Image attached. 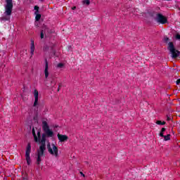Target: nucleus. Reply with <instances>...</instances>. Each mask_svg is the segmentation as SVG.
<instances>
[{"instance_id": "nucleus-1", "label": "nucleus", "mask_w": 180, "mask_h": 180, "mask_svg": "<svg viewBox=\"0 0 180 180\" xmlns=\"http://www.w3.org/2000/svg\"><path fill=\"white\" fill-rule=\"evenodd\" d=\"M32 134L34 136V140L36 141V143L39 141L41 143V145L39 147V150H38V155L39 157H43V155L44 154V150H46V135H43L41 140H40V129L37 130L36 135V131L34 130V128L32 129Z\"/></svg>"}, {"instance_id": "nucleus-2", "label": "nucleus", "mask_w": 180, "mask_h": 180, "mask_svg": "<svg viewBox=\"0 0 180 180\" xmlns=\"http://www.w3.org/2000/svg\"><path fill=\"white\" fill-rule=\"evenodd\" d=\"M6 5L5 6V17H2L3 20H9L11 18L9 17L12 15V9L13 8V4H12V0H6Z\"/></svg>"}, {"instance_id": "nucleus-3", "label": "nucleus", "mask_w": 180, "mask_h": 180, "mask_svg": "<svg viewBox=\"0 0 180 180\" xmlns=\"http://www.w3.org/2000/svg\"><path fill=\"white\" fill-rule=\"evenodd\" d=\"M46 147L48 153H49L51 155L55 157V158H58V147H57L56 144L49 143Z\"/></svg>"}, {"instance_id": "nucleus-4", "label": "nucleus", "mask_w": 180, "mask_h": 180, "mask_svg": "<svg viewBox=\"0 0 180 180\" xmlns=\"http://www.w3.org/2000/svg\"><path fill=\"white\" fill-rule=\"evenodd\" d=\"M167 50L170 51L172 58H176V57H179L180 54L179 51L175 49V46H174V44L172 42H169L168 44Z\"/></svg>"}, {"instance_id": "nucleus-5", "label": "nucleus", "mask_w": 180, "mask_h": 180, "mask_svg": "<svg viewBox=\"0 0 180 180\" xmlns=\"http://www.w3.org/2000/svg\"><path fill=\"white\" fill-rule=\"evenodd\" d=\"M155 20L158 23H160V25H165V23L168 22V18L161 13L156 14Z\"/></svg>"}, {"instance_id": "nucleus-6", "label": "nucleus", "mask_w": 180, "mask_h": 180, "mask_svg": "<svg viewBox=\"0 0 180 180\" xmlns=\"http://www.w3.org/2000/svg\"><path fill=\"white\" fill-rule=\"evenodd\" d=\"M31 151H32V146H30V143H28L25 150V160L27 161V165H30V164L32 163V160H30Z\"/></svg>"}, {"instance_id": "nucleus-7", "label": "nucleus", "mask_w": 180, "mask_h": 180, "mask_svg": "<svg viewBox=\"0 0 180 180\" xmlns=\"http://www.w3.org/2000/svg\"><path fill=\"white\" fill-rule=\"evenodd\" d=\"M57 137L60 143H65L66 141H68V136L67 135L58 134Z\"/></svg>"}, {"instance_id": "nucleus-8", "label": "nucleus", "mask_w": 180, "mask_h": 180, "mask_svg": "<svg viewBox=\"0 0 180 180\" xmlns=\"http://www.w3.org/2000/svg\"><path fill=\"white\" fill-rule=\"evenodd\" d=\"M33 94L34 98V106H37L39 103V91L37 89L34 90Z\"/></svg>"}, {"instance_id": "nucleus-9", "label": "nucleus", "mask_w": 180, "mask_h": 180, "mask_svg": "<svg viewBox=\"0 0 180 180\" xmlns=\"http://www.w3.org/2000/svg\"><path fill=\"white\" fill-rule=\"evenodd\" d=\"M45 78H49V75H50V72H49V63L46 61L45 63V68L44 71Z\"/></svg>"}, {"instance_id": "nucleus-10", "label": "nucleus", "mask_w": 180, "mask_h": 180, "mask_svg": "<svg viewBox=\"0 0 180 180\" xmlns=\"http://www.w3.org/2000/svg\"><path fill=\"white\" fill-rule=\"evenodd\" d=\"M44 131L45 132L46 136H47L48 137H53V136H54V132H53V131L50 129V128H49L48 129H45V131Z\"/></svg>"}, {"instance_id": "nucleus-11", "label": "nucleus", "mask_w": 180, "mask_h": 180, "mask_svg": "<svg viewBox=\"0 0 180 180\" xmlns=\"http://www.w3.org/2000/svg\"><path fill=\"white\" fill-rule=\"evenodd\" d=\"M42 129H43L44 131L45 130H47V129H50L49 127V124L47 123V121L42 122Z\"/></svg>"}, {"instance_id": "nucleus-12", "label": "nucleus", "mask_w": 180, "mask_h": 180, "mask_svg": "<svg viewBox=\"0 0 180 180\" xmlns=\"http://www.w3.org/2000/svg\"><path fill=\"white\" fill-rule=\"evenodd\" d=\"M34 41H32V44L30 47L31 56H33L34 54Z\"/></svg>"}, {"instance_id": "nucleus-13", "label": "nucleus", "mask_w": 180, "mask_h": 180, "mask_svg": "<svg viewBox=\"0 0 180 180\" xmlns=\"http://www.w3.org/2000/svg\"><path fill=\"white\" fill-rule=\"evenodd\" d=\"M164 141H168V140H171V134H167V136H164Z\"/></svg>"}, {"instance_id": "nucleus-14", "label": "nucleus", "mask_w": 180, "mask_h": 180, "mask_svg": "<svg viewBox=\"0 0 180 180\" xmlns=\"http://www.w3.org/2000/svg\"><path fill=\"white\" fill-rule=\"evenodd\" d=\"M165 133V128H162L161 131L159 134V136H160V137H164Z\"/></svg>"}, {"instance_id": "nucleus-15", "label": "nucleus", "mask_w": 180, "mask_h": 180, "mask_svg": "<svg viewBox=\"0 0 180 180\" xmlns=\"http://www.w3.org/2000/svg\"><path fill=\"white\" fill-rule=\"evenodd\" d=\"M35 15H36L35 20L37 21L40 20V18H41V15H40L39 13H35Z\"/></svg>"}, {"instance_id": "nucleus-16", "label": "nucleus", "mask_w": 180, "mask_h": 180, "mask_svg": "<svg viewBox=\"0 0 180 180\" xmlns=\"http://www.w3.org/2000/svg\"><path fill=\"white\" fill-rule=\"evenodd\" d=\"M83 5H89L91 4V1L89 0H83L82 1Z\"/></svg>"}, {"instance_id": "nucleus-17", "label": "nucleus", "mask_w": 180, "mask_h": 180, "mask_svg": "<svg viewBox=\"0 0 180 180\" xmlns=\"http://www.w3.org/2000/svg\"><path fill=\"white\" fill-rule=\"evenodd\" d=\"M156 124H159V125L163 126L164 124H165V122H162V121L158 120L156 122Z\"/></svg>"}, {"instance_id": "nucleus-18", "label": "nucleus", "mask_w": 180, "mask_h": 180, "mask_svg": "<svg viewBox=\"0 0 180 180\" xmlns=\"http://www.w3.org/2000/svg\"><path fill=\"white\" fill-rule=\"evenodd\" d=\"M40 161H41V156H39L38 155V158L37 159V164L39 165V164H40Z\"/></svg>"}, {"instance_id": "nucleus-19", "label": "nucleus", "mask_w": 180, "mask_h": 180, "mask_svg": "<svg viewBox=\"0 0 180 180\" xmlns=\"http://www.w3.org/2000/svg\"><path fill=\"white\" fill-rule=\"evenodd\" d=\"M56 67L57 68H63L64 67V63H58Z\"/></svg>"}, {"instance_id": "nucleus-20", "label": "nucleus", "mask_w": 180, "mask_h": 180, "mask_svg": "<svg viewBox=\"0 0 180 180\" xmlns=\"http://www.w3.org/2000/svg\"><path fill=\"white\" fill-rule=\"evenodd\" d=\"M39 6H34V11H35L34 13H39Z\"/></svg>"}, {"instance_id": "nucleus-21", "label": "nucleus", "mask_w": 180, "mask_h": 180, "mask_svg": "<svg viewBox=\"0 0 180 180\" xmlns=\"http://www.w3.org/2000/svg\"><path fill=\"white\" fill-rule=\"evenodd\" d=\"M41 39H44V30H42L41 32Z\"/></svg>"}, {"instance_id": "nucleus-22", "label": "nucleus", "mask_w": 180, "mask_h": 180, "mask_svg": "<svg viewBox=\"0 0 180 180\" xmlns=\"http://www.w3.org/2000/svg\"><path fill=\"white\" fill-rule=\"evenodd\" d=\"M44 51H49V46H45L44 48Z\"/></svg>"}, {"instance_id": "nucleus-23", "label": "nucleus", "mask_w": 180, "mask_h": 180, "mask_svg": "<svg viewBox=\"0 0 180 180\" xmlns=\"http://www.w3.org/2000/svg\"><path fill=\"white\" fill-rule=\"evenodd\" d=\"M176 39H177L178 40H180V35L179 34L176 35Z\"/></svg>"}, {"instance_id": "nucleus-24", "label": "nucleus", "mask_w": 180, "mask_h": 180, "mask_svg": "<svg viewBox=\"0 0 180 180\" xmlns=\"http://www.w3.org/2000/svg\"><path fill=\"white\" fill-rule=\"evenodd\" d=\"M51 84H52V85L54 86V85H56V81H52V82H51Z\"/></svg>"}, {"instance_id": "nucleus-25", "label": "nucleus", "mask_w": 180, "mask_h": 180, "mask_svg": "<svg viewBox=\"0 0 180 180\" xmlns=\"http://www.w3.org/2000/svg\"><path fill=\"white\" fill-rule=\"evenodd\" d=\"M72 11H75V9H77V7H76V6H73V7L72 8Z\"/></svg>"}, {"instance_id": "nucleus-26", "label": "nucleus", "mask_w": 180, "mask_h": 180, "mask_svg": "<svg viewBox=\"0 0 180 180\" xmlns=\"http://www.w3.org/2000/svg\"><path fill=\"white\" fill-rule=\"evenodd\" d=\"M80 174H82V176H85V174H84V173H82V172H80Z\"/></svg>"}, {"instance_id": "nucleus-27", "label": "nucleus", "mask_w": 180, "mask_h": 180, "mask_svg": "<svg viewBox=\"0 0 180 180\" xmlns=\"http://www.w3.org/2000/svg\"><path fill=\"white\" fill-rule=\"evenodd\" d=\"M41 1H43V0H41Z\"/></svg>"}]
</instances>
